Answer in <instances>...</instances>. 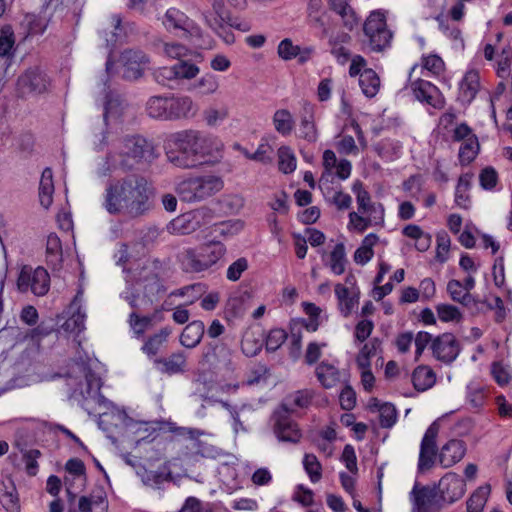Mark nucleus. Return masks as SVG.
Masks as SVG:
<instances>
[{
  "label": "nucleus",
  "instance_id": "nucleus-1",
  "mask_svg": "<svg viewBox=\"0 0 512 512\" xmlns=\"http://www.w3.org/2000/svg\"><path fill=\"white\" fill-rule=\"evenodd\" d=\"M223 144L204 131L185 129L172 133L165 142L167 161L181 169H193L221 157Z\"/></svg>",
  "mask_w": 512,
  "mask_h": 512
},
{
  "label": "nucleus",
  "instance_id": "nucleus-2",
  "mask_svg": "<svg viewBox=\"0 0 512 512\" xmlns=\"http://www.w3.org/2000/svg\"><path fill=\"white\" fill-rule=\"evenodd\" d=\"M153 187L141 174L110 180L105 187L103 207L111 215L138 218L152 208Z\"/></svg>",
  "mask_w": 512,
  "mask_h": 512
},
{
  "label": "nucleus",
  "instance_id": "nucleus-3",
  "mask_svg": "<svg viewBox=\"0 0 512 512\" xmlns=\"http://www.w3.org/2000/svg\"><path fill=\"white\" fill-rule=\"evenodd\" d=\"M156 157L154 145L143 136L125 135L117 141L115 150L106 155L100 174L107 175L115 167L132 170L136 165L143 162L150 163Z\"/></svg>",
  "mask_w": 512,
  "mask_h": 512
},
{
  "label": "nucleus",
  "instance_id": "nucleus-4",
  "mask_svg": "<svg viewBox=\"0 0 512 512\" xmlns=\"http://www.w3.org/2000/svg\"><path fill=\"white\" fill-rule=\"evenodd\" d=\"M226 254V247L220 241H209L195 248H186L177 258L186 273H203L216 269Z\"/></svg>",
  "mask_w": 512,
  "mask_h": 512
},
{
  "label": "nucleus",
  "instance_id": "nucleus-5",
  "mask_svg": "<svg viewBox=\"0 0 512 512\" xmlns=\"http://www.w3.org/2000/svg\"><path fill=\"white\" fill-rule=\"evenodd\" d=\"M223 186L220 177L207 175L183 180L178 184L176 191L183 201L196 202L215 195Z\"/></svg>",
  "mask_w": 512,
  "mask_h": 512
},
{
  "label": "nucleus",
  "instance_id": "nucleus-6",
  "mask_svg": "<svg viewBox=\"0 0 512 512\" xmlns=\"http://www.w3.org/2000/svg\"><path fill=\"white\" fill-rule=\"evenodd\" d=\"M364 34L372 51L382 52L391 45L392 32L387 28L385 14L372 12L364 23Z\"/></svg>",
  "mask_w": 512,
  "mask_h": 512
},
{
  "label": "nucleus",
  "instance_id": "nucleus-7",
  "mask_svg": "<svg viewBox=\"0 0 512 512\" xmlns=\"http://www.w3.org/2000/svg\"><path fill=\"white\" fill-rule=\"evenodd\" d=\"M203 15L206 24L227 44H231L235 41L231 27L235 26L238 29L245 30L241 25L232 23L229 12L220 1H215L212 5V9L206 11Z\"/></svg>",
  "mask_w": 512,
  "mask_h": 512
},
{
  "label": "nucleus",
  "instance_id": "nucleus-8",
  "mask_svg": "<svg viewBox=\"0 0 512 512\" xmlns=\"http://www.w3.org/2000/svg\"><path fill=\"white\" fill-rule=\"evenodd\" d=\"M50 276L43 267L32 268L25 265L21 268L17 279V288L20 292L31 291L36 296H43L49 291Z\"/></svg>",
  "mask_w": 512,
  "mask_h": 512
},
{
  "label": "nucleus",
  "instance_id": "nucleus-9",
  "mask_svg": "<svg viewBox=\"0 0 512 512\" xmlns=\"http://www.w3.org/2000/svg\"><path fill=\"white\" fill-rule=\"evenodd\" d=\"M273 431L279 441L296 444L302 438L298 424L289 414L288 403H282L272 414Z\"/></svg>",
  "mask_w": 512,
  "mask_h": 512
},
{
  "label": "nucleus",
  "instance_id": "nucleus-10",
  "mask_svg": "<svg viewBox=\"0 0 512 512\" xmlns=\"http://www.w3.org/2000/svg\"><path fill=\"white\" fill-rule=\"evenodd\" d=\"M214 218V213L207 207L182 214L172 220L168 226L172 233L190 234L200 227L209 224Z\"/></svg>",
  "mask_w": 512,
  "mask_h": 512
},
{
  "label": "nucleus",
  "instance_id": "nucleus-11",
  "mask_svg": "<svg viewBox=\"0 0 512 512\" xmlns=\"http://www.w3.org/2000/svg\"><path fill=\"white\" fill-rule=\"evenodd\" d=\"M411 512H440L443 502L435 488L415 484L410 492Z\"/></svg>",
  "mask_w": 512,
  "mask_h": 512
},
{
  "label": "nucleus",
  "instance_id": "nucleus-12",
  "mask_svg": "<svg viewBox=\"0 0 512 512\" xmlns=\"http://www.w3.org/2000/svg\"><path fill=\"white\" fill-rule=\"evenodd\" d=\"M163 25L168 31L175 35L188 38L190 36H200V28L189 19L182 11L176 8H170L164 15Z\"/></svg>",
  "mask_w": 512,
  "mask_h": 512
},
{
  "label": "nucleus",
  "instance_id": "nucleus-13",
  "mask_svg": "<svg viewBox=\"0 0 512 512\" xmlns=\"http://www.w3.org/2000/svg\"><path fill=\"white\" fill-rule=\"evenodd\" d=\"M48 79L39 68H30L21 74L16 83L18 96L24 98L47 90Z\"/></svg>",
  "mask_w": 512,
  "mask_h": 512
},
{
  "label": "nucleus",
  "instance_id": "nucleus-14",
  "mask_svg": "<svg viewBox=\"0 0 512 512\" xmlns=\"http://www.w3.org/2000/svg\"><path fill=\"white\" fill-rule=\"evenodd\" d=\"M431 349L437 360L452 363L460 353V343L452 333H443L433 339Z\"/></svg>",
  "mask_w": 512,
  "mask_h": 512
},
{
  "label": "nucleus",
  "instance_id": "nucleus-15",
  "mask_svg": "<svg viewBox=\"0 0 512 512\" xmlns=\"http://www.w3.org/2000/svg\"><path fill=\"white\" fill-rule=\"evenodd\" d=\"M120 61L123 65V78L137 80L142 77L149 59L142 51L130 49L121 54Z\"/></svg>",
  "mask_w": 512,
  "mask_h": 512
},
{
  "label": "nucleus",
  "instance_id": "nucleus-16",
  "mask_svg": "<svg viewBox=\"0 0 512 512\" xmlns=\"http://www.w3.org/2000/svg\"><path fill=\"white\" fill-rule=\"evenodd\" d=\"M438 491L442 502L452 504L462 498L466 491V484L459 475L447 473L440 479Z\"/></svg>",
  "mask_w": 512,
  "mask_h": 512
},
{
  "label": "nucleus",
  "instance_id": "nucleus-17",
  "mask_svg": "<svg viewBox=\"0 0 512 512\" xmlns=\"http://www.w3.org/2000/svg\"><path fill=\"white\" fill-rule=\"evenodd\" d=\"M439 432V425L433 422L425 432L421 442L418 469L428 470L432 467L436 456V437Z\"/></svg>",
  "mask_w": 512,
  "mask_h": 512
},
{
  "label": "nucleus",
  "instance_id": "nucleus-18",
  "mask_svg": "<svg viewBox=\"0 0 512 512\" xmlns=\"http://www.w3.org/2000/svg\"><path fill=\"white\" fill-rule=\"evenodd\" d=\"M411 89L419 101L438 109L444 106V98L439 89L429 81L417 79L411 83Z\"/></svg>",
  "mask_w": 512,
  "mask_h": 512
},
{
  "label": "nucleus",
  "instance_id": "nucleus-19",
  "mask_svg": "<svg viewBox=\"0 0 512 512\" xmlns=\"http://www.w3.org/2000/svg\"><path fill=\"white\" fill-rule=\"evenodd\" d=\"M168 104L169 120L191 119L198 112V106L189 96H171Z\"/></svg>",
  "mask_w": 512,
  "mask_h": 512
},
{
  "label": "nucleus",
  "instance_id": "nucleus-20",
  "mask_svg": "<svg viewBox=\"0 0 512 512\" xmlns=\"http://www.w3.org/2000/svg\"><path fill=\"white\" fill-rule=\"evenodd\" d=\"M353 191L356 193L358 209L362 213H369L374 218L375 223L384 221V209L381 204L376 206L371 203L369 193L363 189L362 183L357 181L353 185Z\"/></svg>",
  "mask_w": 512,
  "mask_h": 512
},
{
  "label": "nucleus",
  "instance_id": "nucleus-21",
  "mask_svg": "<svg viewBox=\"0 0 512 512\" xmlns=\"http://www.w3.org/2000/svg\"><path fill=\"white\" fill-rule=\"evenodd\" d=\"M335 295L338 301V309L343 317H348L358 307L359 291L349 289L338 283L335 285Z\"/></svg>",
  "mask_w": 512,
  "mask_h": 512
},
{
  "label": "nucleus",
  "instance_id": "nucleus-22",
  "mask_svg": "<svg viewBox=\"0 0 512 512\" xmlns=\"http://www.w3.org/2000/svg\"><path fill=\"white\" fill-rule=\"evenodd\" d=\"M465 453V443L462 440L452 439L442 447L439 462L445 468L451 467L461 461Z\"/></svg>",
  "mask_w": 512,
  "mask_h": 512
},
{
  "label": "nucleus",
  "instance_id": "nucleus-23",
  "mask_svg": "<svg viewBox=\"0 0 512 512\" xmlns=\"http://www.w3.org/2000/svg\"><path fill=\"white\" fill-rule=\"evenodd\" d=\"M303 115L299 125V136L313 143L318 138L317 128L314 122V107L310 103H304Z\"/></svg>",
  "mask_w": 512,
  "mask_h": 512
},
{
  "label": "nucleus",
  "instance_id": "nucleus-24",
  "mask_svg": "<svg viewBox=\"0 0 512 512\" xmlns=\"http://www.w3.org/2000/svg\"><path fill=\"white\" fill-rule=\"evenodd\" d=\"M0 502L7 512L20 511L16 487L11 479L0 482Z\"/></svg>",
  "mask_w": 512,
  "mask_h": 512
},
{
  "label": "nucleus",
  "instance_id": "nucleus-25",
  "mask_svg": "<svg viewBox=\"0 0 512 512\" xmlns=\"http://www.w3.org/2000/svg\"><path fill=\"white\" fill-rule=\"evenodd\" d=\"M205 326L200 320H195L186 325L180 335V343L186 348H194L204 335Z\"/></svg>",
  "mask_w": 512,
  "mask_h": 512
},
{
  "label": "nucleus",
  "instance_id": "nucleus-26",
  "mask_svg": "<svg viewBox=\"0 0 512 512\" xmlns=\"http://www.w3.org/2000/svg\"><path fill=\"white\" fill-rule=\"evenodd\" d=\"M154 363L161 365L163 373L172 375L183 373L186 369V355L183 352L171 354L168 358H155Z\"/></svg>",
  "mask_w": 512,
  "mask_h": 512
},
{
  "label": "nucleus",
  "instance_id": "nucleus-27",
  "mask_svg": "<svg viewBox=\"0 0 512 512\" xmlns=\"http://www.w3.org/2000/svg\"><path fill=\"white\" fill-rule=\"evenodd\" d=\"M54 194V182L53 172L51 168H45L42 172L40 183H39V202L40 205L48 209L53 202Z\"/></svg>",
  "mask_w": 512,
  "mask_h": 512
},
{
  "label": "nucleus",
  "instance_id": "nucleus-28",
  "mask_svg": "<svg viewBox=\"0 0 512 512\" xmlns=\"http://www.w3.org/2000/svg\"><path fill=\"white\" fill-rule=\"evenodd\" d=\"M479 89V74L468 71L460 83L459 100L463 103H470L476 96Z\"/></svg>",
  "mask_w": 512,
  "mask_h": 512
},
{
  "label": "nucleus",
  "instance_id": "nucleus-29",
  "mask_svg": "<svg viewBox=\"0 0 512 512\" xmlns=\"http://www.w3.org/2000/svg\"><path fill=\"white\" fill-rule=\"evenodd\" d=\"M171 334V329L168 327H164L160 329L157 333L149 336L142 346V351L149 357H155L161 347L166 343L169 335Z\"/></svg>",
  "mask_w": 512,
  "mask_h": 512
},
{
  "label": "nucleus",
  "instance_id": "nucleus-30",
  "mask_svg": "<svg viewBox=\"0 0 512 512\" xmlns=\"http://www.w3.org/2000/svg\"><path fill=\"white\" fill-rule=\"evenodd\" d=\"M79 294H77L70 305V309H75L72 315L63 323L62 329L69 333L79 334L85 328L86 315L78 307Z\"/></svg>",
  "mask_w": 512,
  "mask_h": 512
},
{
  "label": "nucleus",
  "instance_id": "nucleus-31",
  "mask_svg": "<svg viewBox=\"0 0 512 512\" xmlns=\"http://www.w3.org/2000/svg\"><path fill=\"white\" fill-rule=\"evenodd\" d=\"M80 512H107L108 502L104 493L90 496H81L78 502Z\"/></svg>",
  "mask_w": 512,
  "mask_h": 512
},
{
  "label": "nucleus",
  "instance_id": "nucleus-32",
  "mask_svg": "<svg viewBox=\"0 0 512 512\" xmlns=\"http://www.w3.org/2000/svg\"><path fill=\"white\" fill-rule=\"evenodd\" d=\"M169 97L152 96L146 103V110L150 117L169 120Z\"/></svg>",
  "mask_w": 512,
  "mask_h": 512
},
{
  "label": "nucleus",
  "instance_id": "nucleus-33",
  "mask_svg": "<svg viewBox=\"0 0 512 512\" xmlns=\"http://www.w3.org/2000/svg\"><path fill=\"white\" fill-rule=\"evenodd\" d=\"M435 380V373L427 366H418L412 373L413 386L420 392L431 388Z\"/></svg>",
  "mask_w": 512,
  "mask_h": 512
},
{
  "label": "nucleus",
  "instance_id": "nucleus-34",
  "mask_svg": "<svg viewBox=\"0 0 512 512\" xmlns=\"http://www.w3.org/2000/svg\"><path fill=\"white\" fill-rule=\"evenodd\" d=\"M46 254H47V262L54 269H58L61 267L63 257H62V245L60 238L51 233L47 237L46 243Z\"/></svg>",
  "mask_w": 512,
  "mask_h": 512
},
{
  "label": "nucleus",
  "instance_id": "nucleus-35",
  "mask_svg": "<svg viewBox=\"0 0 512 512\" xmlns=\"http://www.w3.org/2000/svg\"><path fill=\"white\" fill-rule=\"evenodd\" d=\"M272 122L275 130L282 136L291 134L295 121L291 112L287 109H278L274 112Z\"/></svg>",
  "mask_w": 512,
  "mask_h": 512
},
{
  "label": "nucleus",
  "instance_id": "nucleus-36",
  "mask_svg": "<svg viewBox=\"0 0 512 512\" xmlns=\"http://www.w3.org/2000/svg\"><path fill=\"white\" fill-rule=\"evenodd\" d=\"M359 85L364 95L372 98L380 89V78L373 69H364L359 77Z\"/></svg>",
  "mask_w": 512,
  "mask_h": 512
},
{
  "label": "nucleus",
  "instance_id": "nucleus-37",
  "mask_svg": "<svg viewBox=\"0 0 512 512\" xmlns=\"http://www.w3.org/2000/svg\"><path fill=\"white\" fill-rule=\"evenodd\" d=\"M346 264L347 258L345 246L343 243H338L331 251L326 265L330 268L333 274L341 275L345 272Z\"/></svg>",
  "mask_w": 512,
  "mask_h": 512
},
{
  "label": "nucleus",
  "instance_id": "nucleus-38",
  "mask_svg": "<svg viewBox=\"0 0 512 512\" xmlns=\"http://www.w3.org/2000/svg\"><path fill=\"white\" fill-rule=\"evenodd\" d=\"M316 376L324 388H332L340 381L339 371L328 363L322 362L316 368Z\"/></svg>",
  "mask_w": 512,
  "mask_h": 512
},
{
  "label": "nucleus",
  "instance_id": "nucleus-39",
  "mask_svg": "<svg viewBox=\"0 0 512 512\" xmlns=\"http://www.w3.org/2000/svg\"><path fill=\"white\" fill-rule=\"evenodd\" d=\"M349 1L350 0H329V3L331 9L341 16L344 25L351 30L357 23V18L352 7L349 5Z\"/></svg>",
  "mask_w": 512,
  "mask_h": 512
},
{
  "label": "nucleus",
  "instance_id": "nucleus-40",
  "mask_svg": "<svg viewBox=\"0 0 512 512\" xmlns=\"http://www.w3.org/2000/svg\"><path fill=\"white\" fill-rule=\"evenodd\" d=\"M22 24L27 29L28 34L38 35L44 33L46 30L49 24V18L45 15L29 13L25 15Z\"/></svg>",
  "mask_w": 512,
  "mask_h": 512
},
{
  "label": "nucleus",
  "instance_id": "nucleus-41",
  "mask_svg": "<svg viewBox=\"0 0 512 512\" xmlns=\"http://www.w3.org/2000/svg\"><path fill=\"white\" fill-rule=\"evenodd\" d=\"M447 292L453 301L459 302L464 306H469L474 303L472 294L465 292L463 285L459 280H450L447 284Z\"/></svg>",
  "mask_w": 512,
  "mask_h": 512
},
{
  "label": "nucleus",
  "instance_id": "nucleus-42",
  "mask_svg": "<svg viewBox=\"0 0 512 512\" xmlns=\"http://www.w3.org/2000/svg\"><path fill=\"white\" fill-rule=\"evenodd\" d=\"M489 491V486H482L476 489L466 502L467 512H482L487 502Z\"/></svg>",
  "mask_w": 512,
  "mask_h": 512
},
{
  "label": "nucleus",
  "instance_id": "nucleus-43",
  "mask_svg": "<svg viewBox=\"0 0 512 512\" xmlns=\"http://www.w3.org/2000/svg\"><path fill=\"white\" fill-rule=\"evenodd\" d=\"M278 55L285 61L291 60L299 56V62L304 63L308 56L301 54L299 46L294 45L290 39H284L278 45Z\"/></svg>",
  "mask_w": 512,
  "mask_h": 512
},
{
  "label": "nucleus",
  "instance_id": "nucleus-44",
  "mask_svg": "<svg viewBox=\"0 0 512 512\" xmlns=\"http://www.w3.org/2000/svg\"><path fill=\"white\" fill-rule=\"evenodd\" d=\"M128 323L134 334L138 337L144 335V333L152 328L153 317L152 316H140L136 311H133L129 315Z\"/></svg>",
  "mask_w": 512,
  "mask_h": 512
},
{
  "label": "nucleus",
  "instance_id": "nucleus-45",
  "mask_svg": "<svg viewBox=\"0 0 512 512\" xmlns=\"http://www.w3.org/2000/svg\"><path fill=\"white\" fill-rule=\"evenodd\" d=\"M479 151V143L476 136H470L467 141L463 142L459 149V160L461 164L466 165L472 162Z\"/></svg>",
  "mask_w": 512,
  "mask_h": 512
},
{
  "label": "nucleus",
  "instance_id": "nucleus-46",
  "mask_svg": "<svg viewBox=\"0 0 512 512\" xmlns=\"http://www.w3.org/2000/svg\"><path fill=\"white\" fill-rule=\"evenodd\" d=\"M313 398V393L309 390H299L287 396L283 403H288L289 414L294 408L307 407Z\"/></svg>",
  "mask_w": 512,
  "mask_h": 512
},
{
  "label": "nucleus",
  "instance_id": "nucleus-47",
  "mask_svg": "<svg viewBox=\"0 0 512 512\" xmlns=\"http://www.w3.org/2000/svg\"><path fill=\"white\" fill-rule=\"evenodd\" d=\"M472 180V175L464 174L459 177L458 184L456 186L455 191V202L458 206L462 208H467V203L469 201V197L466 194L468 191Z\"/></svg>",
  "mask_w": 512,
  "mask_h": 512
},
{
  "label": "nucleus",
  "instance_id": "nucleus-48",
  "mask_svg": "<svg viewBox=\"0 0 512 512\" xmlns=\"http://www.w3.org/2000/svg\"><path fill=\"white\" fill-rule=\"evenodd\" d=\"M278 158L279 169L283 173H292L296 169V158L289 147H280L278 149Z\"/></svg>",
  "mask_w": 512,
  "mask_h": 512
},
{
  "label": "nucleus",
  "instance_id": "nucleus-49",
  "mask_svg": "<svg viewBox=\"0 0 512 512\" xmlns=\"http://www.w3.org/2000/svg\"><path fill=\"white\" fill-rule=\"evenodd\" d=\"M303 466L313 483H317L322 478V465L314 454H305Z\"/></svg>",
  "mask_w": 512,
  "mask_h": 512
},
{
  "label": "nucleus",
  "instance_id": "nucleus-50",
  "mask_svg": "<svg viewBox=\"0 0 512 512\" xmlns=\"http://www.w3.org/2000/svg\"><path fill=\"white\" fill-rule=\"evenodd\" d=\"M192 58H186L179 61L174 65L176 78L178 79H193L199 73V68L196 64L191 63Z\"/></svg>",
  "mask_w": 512,
  "mask_h": 512
},
{
  "label": "nucleus",
  "instance_id": "nucleus-51",
  "mask_svg": "<svg viewBox=\"0 0 512 512\" xmlns=\"http://www.w3.org/2000/svg\"><path fill=\"white\" fill-rule=\"evenodd\" d=\"M15 44V37L12 27L6 25L0 30V56L9 57Z\"/></svg>",
  "mask_w": 512,
  "mask_h": 512
},
{
  "label": "nucleus",
  "instance_id": "nucleus-52",
  "mask_svg": "<svg viewBox=\"0 0 512 512\" xmlns=\"http://www.w3.org/2000/svg\"><path fill=\"white\" fill-rule=\"evenodd\" d=\"M379 345L380 341L375 338L362 347L356 358V363L360 369H366L370 367V358L375 355L376 349L379 347Z\"/></svg>",
  "mask_w": 512,
  "mask_h": 512
},
{
  "label": "nucleus",
  "instance_id": "nucleus-53",
  "mask_svg": "<svg viewBox=\"0 0 512 512\" xmlns=\"http://www.w3.org/2000/svg\"><path fill=\"white\" fill-rule=\"evenodd\" d=\"M163 53L172 59H177L178 62L195 55V53L179 43H165L163 45Z\"/></svg>",
  "mask_w": 512,
  "mask_h": 512
},
{
  "label": "nucleus",
  "instance_id": "nucleus-54",
  "mask_svg": "<svg viewBox=\"0 0 512 512\" xmlns=\"http://www.w3.org/2000/svg\"><path fill=\"white\" fill-rule=\"evenodd\" d=\"M436 312L443 322H459L462 319L460 310L451 304H438Z\"/></svg>",
  "mask_w": 512,
  "mask_h": 512
},
{
  "label": "nucleus",
  "instance_id": "nucleus-55",
  "mask_svg": "<svg viewBox=\"0 0 512 512\" xmlns=\"http://www.w3.org/2000/svg\"><path fill=\"white\" fill-rule=\"evenodd\" d=\"M380 425L383 428L392 427L397 420V411L394 405L384 403L378 407Z\"/></svg>",
  "mask_w": 512,
  "mask_h": 512
},
{
  "label": "nucleus",
  "instance_id": "nucleus-56",
  "mask_svg": "<svg viewBox=\"0 0 512 512\" xmlns=\"http://www.w3.org/2000/svg\"><path fill=\"white\" fill-rule=\"evenodd\" d=\"M125 108L126 106L120 99L109 98L105 103L104 119L107 121L109 118H121L125 113Z\"/></svg>",
  "mask_w": 512,
  "mask_h": 512
},
{
  "label": "nucleus",
  "instance_id": "nucleus-57",
  "mask_svg": "<svg viewBox=\"0 0 512 512\" xmlns=\"http://www.w3.org/2000/svg\"><path fill=\"white\" fill-rule=\"evenodd\" d=\"M196 87L200 89L202 95L214 94L218 88L219 83L213 74H205L196 84Z\"/></svg>",
  "mask_w": 512,
  "mask_h": 512
},
{
  "label": "nucleus",
  "instance_id": "nucleus-58",
  "mask_svg": "<svg viewBox=\"0 0 512 512\" xmlns=\"http://www.w3.org/2000/svg\"><path fill=\"white\" fill-rule=\"evenodd\" d=\"M287 339V333L283 329H273L269 332L266 339V349L276 351Z\"/></svg>",
  "mask_w": 512,
  "mask_h": 512
},
{
  "label": "nucleus",
  "instance_id": "nucleus-59",
  "mask_svg": "<svg viewBox=\"0 0 512 512\" xmlns=\"http://www.w3.org/2000/svg\"><path fill=\"white\" fill-rule=\"evenodd\" d=\"M41 456V452L37 449L27 450L23 453L25 462V470L28 475L35 476L38 470L37 459Z\"/></svg>",
  "mask_w": 512,
  "mask_h": 512
},
{
  "label": "nucleus",
  "instance_id": "nucleus-60",
  "mask_svg": "<svg viewBox=\"0 0 512 512\" xmlns=\"http://www.w3.org/2000/svg\"><path fill=\"white\" fill-rule=\"evenodd\" d=\"M450 237L447 233L442 232L437 235V252L436 259L443 263L447 259V254L450 248Z\"/></svg>",
  "mask_w": 512,
  "mask_h": 512
},
{
  "label": "nucleus",
  "instance_id": "nucleus-61",
  "mask_svg": "<svg viewBox=\"0 0 512 512\" xmlns=\"http://www.w3.org/2000/svg\"><path fill=\"white\" fill-rule=\"evenodd\" d=\"M480 185L486 189H493L498 181V174L492 167L484 168L479 175Z\"/></svg>",
  "mask_w": 512,
  "mask_h": 512
},
{
  "label": "nucleus",
  "instance_id": "nucleus-62",
  "mask_svg": "<svg viewBox=\"0 0 512 512\" xmlns=\"http://www.w3.org/2000/svg\"><path fill=\"white\" fill-rule=\"evenodd\" d=\"M292 499L305 507L312 506L314 503V493L311 489L298 485Z\"/></svg>",
  "mask_w": 512,
  "mask_h": 512
},
{
  "label": "nucleus",
  "instance_id": "nucleus-63",
  "mask_svg": "<svg viewBox=\"0 0 512 512\" xmlns=\"http://www.w3.org/2000/svg\"><path fill=\"white\" fill-rule=\"evenodd\" d=\"M339 401L342 409L344 410H352L355 407L356 404V393L352 389L351 386L346 385L340 395H339Z\"/></svg>",
  "mask_w": 512,
  "mask_h": 512
},
{
  "label": "nucleus",
  "instance_id": "nucleus-64",
  "mask_svg": "<svg viewBox=\"0 0 512 512\" xmlns=\"http://www.w3.org/2000/svg\"><path fill=\"white\" fill-rule=\"evenodd\" d=\"M273 148L268 143H262L258 146L257 150L252 153L251 160L259 161L263 164L271 163Z\"/></svg>",
  "mask_w": 512,
  "mask_h": 512
}]
</instances>
